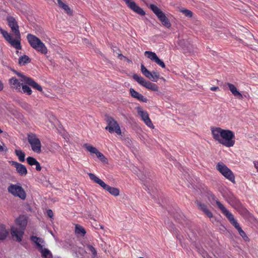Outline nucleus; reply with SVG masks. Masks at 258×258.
I'll use <instances>...</instances> for the list:
<instances>
[{
  "label": "nucleus",
  "mask_w": 258,
  "mask_h": 258,
  "mask_svg": "<svg viewBox=\"0 0 258 258\" xmlns=\"http://www.w3.org/2000/svg\"><path fill=\"white\" fill-rule=\"evenodd\" d=\"M197 250L203 258H211L208 254L206 251H205L202 247L200 246L196 247Z\"/></svg>",
  "instance_id": "nucleus-32"
},
{
  "label": "nucleus",
  "mask_w": 258,
  "mask_h": 258,
  "mask_svg": "<svg viewBox=\"0 0 258 258\" xmlns=\"http://www.w3.org/2000/svg\"><path fill=\"white\" fill-rule=\"evenodd\" d=\"M227 85L228 86L230 91L234 96L237 97L240 99H242L243 98L242 95L237 91L236 88L234 85L228 83Z\"/></svg>",
  "instance_id": "nucleus-22"
},
{
  "label": "nucleus",
  "mask_w": 258,
  "mask_h": 258,
  "mask_svg": "<svg viewBox=\"0 0 258 258\" xmlns=\"http://www.w3.org/2000/svg\"><path fill=\"white\" fill-rule=\"evenodd\" d=\"M253 163L254 167L258 170V161H254Z\"/></svg>",
  "instance_id": "nucleus-46"
},
{
  "label": "nucleus",
  "mask_w": 258,
  "mask_h": 258,
  "mask_svg": "<svg viewBox=\"0 0 258 258\" xmlns=\"http://www.w3.org/2000/svg\"><path fill=\"white\" fill-rule=\"evenodd\" d=\"M161 79L162 80H164V81H165V79H164V78H163V77H162Z\"/></svg>",
  "instance_id": "nucleus-48"
},
{
  "label": "nucleus",
  "mask_w": 258,
  "mask_h": 258,
  "mask_svg": "<svg viewBox=\"0 0 258 258\" xmlns=\"http://www.w3.org/2000/svg\"><path fill=\"white\" fill-rule=\"evenodd\" d=\"M161 22L163 26L167 28H169L171 27V23L167 18H166L165 20L161 21Z\"/></svg>",
  "instance_id": "nucleus-39"
},
{
  "label": "nucleus",
  "mask_w": 258,
  "mask_h": 258,
  "mask_svg": "<svg viewBox=\"0 0 258 258\" xmlns=\"http://www.w3.org/2000/svg\"><path fill=\"white\" fill-rule=\"evenodd\" d=\"M10 163L16 168L17 172L19 175L23 176H25L27 174V168L24 165L14 161H11Z\"/></svg>",
  "instance_id": "nucleus-15"
},
{
  "label": "nucleus",
  "mask_w": 258,
  "mask_h": 258,
  "mask_svg": "<svg viewBox=\"0 0 258 258\" xmlns=\"http://www.w3.org/2000/svg\"><path fill=\"white\" fill-rule=\"evenodd\" d=\"M28 86L29 85L26 84H23L21 87V91L20 92L26 94L27 95H31L32 93V91Z\"/></svg>",
  "instance_id": "nucleus-25"
},
{
  "label": "nucleus",
  "mask_w": 258,
  "mask_h": 258,
  "mask_svg": "<svg viewBox=\"0 0 258 258\" xmlns=\"http://www.w3.org/2000/svg\"><path fill=\"white\" fill-rule=\"evenodd\" d=\"M106 191H108L111 195L114 196H118L119 195V190L117 188L111 187L109 185L108 186Z\"/></svg>",
  "instance_id": "nucleus-29"
},
{
  "label": "nucleus",
  "mask_w": 258,
  "mask_h": 258,
  "mask_svg": "<svg viewBox=\"0 0 258 258\" xmlns=\"http://www.w3.org/2000/svg\"><path fill=\"white\" fill-rule=\"evenodd\" d=\"M141 71L143 75L145 76L146 78L150 80L152 79V75H151V72L148 71L143 64H142L141 66Z\"/></svg>",
  "instance_id": "nucleus-24"
},
{
  "label": "nucleus",
  "mask_w": 258,
  "mask_h": 258,
  "mask_svg": "<svg viewBox=\"0 0 258 258\" xmlns=\"http://www.w3.org/2000/svg\"><path fill=\"white\" fill-rule=\"evenodd\" d=\"M9 83L12 89H15L17 92L21 91V87L23 83H21L17 79L13 77L9 80Z\"/></svg>",
  "instance_id": "nucleus-17"
},
{
  "label": "nucleus",
  "mask_w": 258,
  "mask_h": 258,
  "mask_svg": "<svg viewBox=\"0 0 258 258\" xmlns=\"http://www.w3.org/2000/svg\"><path fill=\"white\" fill-rule=\"evenodd\" d=\"M17 75L20 77L22 79H21V81L24 82V84H26L33 89H36L39 92H42V88L40 85H39L37 83H36L33 79L31 78L28 77L20 73H16Z\"/></svg>",
  "instance_id": "nucleus-11"
},
{
  "label": "nucleus",
  "mask_w": 258,
  "mask_h": 258,
  "mask_svg": "<svg viewBox=\"0 0 258 258\" xmlns=\"http://www.w3.org/2000/svg\"><path fill=\"white\" fill-rule=\"evenodd\" d=\"M8 235V232L5 228H2L0 230V240H4Z\"/></svg>",
  "instance_id": "nucleus-33"
},
{
  "label": "nucleus",
  "mask_w": 258,
  "mask_h": 258,
  "mask_svg": "<svg viewBox=\"0 0 258 258\" xmlns=\"http://www.w3.org/2000/svg\"><path fill=\"white\" fill-rule=\"evenodd\" d=\"M88 175L90 179L93 180L94 182L99 184L101 187H102L104 189L106 190L108 185L106 184L103 181H102L101 179L97 177L95 174L89 173H88Z\"/></svg>",
  "instance_id": "nucleus-18"
},
{
  "label": "nucleus",
  "mask_w": 258,
  "mask_h": 258,
  "mask_svg": "<svg viewBox=\"0 0 258 258\" xmlns=\"http://www.w3.org/2000/svg\"><path fill=\"white\" fill-rule=\"evenodd\" d=\"M199 208L209 218H211L213 217V215L211 211L208 208L207 206L202 203L198 204Z\"/></svg>",
  "instance_id": "nucleus-21"
},
{
  "label": "nucleus",
  "mask_w": 258,
  "mask_h": 258,
  "mask_svg": "<svg viewBox=\"0 0 258 258\" xmlns=\"http://www.w3.org/2000/svg\"><path fill=\"white\" fill-rule=\"evenodd\" d=\"M149 8L156 15L160 22L167 18L165 14L155 5L150 4Z\"/></svg>",
  "instance_id": "nucleus-16"
},
{
  "label": "nucleus",
  "mask_w": 258,
  "mask_h": 258,
  "mask_svg": "<svg viewBox=\"0 0 258 258\" xmlns=\"http://www.w3.org/2000/svg\"><path fill=\"white\" fill-rule=\"evenodd\" d=\"M34 165H35V166H36V170L37 171H40V170H41V166H40V163H39L38 161L36 162V164H35Z\"/></svg>",
  "instance_id": "nucleus-42"
},
{
  "label": "nucleus",
  "mask_w": 258,
  "mask_h": 258,
  "mask_svg": "<svg viewBox=\"0 0 258 258\" xmlns=\"http://www.w3.org/2000/svg\"><path fill=\"white\" fill-rule=\"evenodd\" d=\"M27 39L31 47L37 52L43 54L47 53L48 50L45 44L36 36L28 34L27 35Z\"/></svg>",
  "instance_id": "nucleus-4"
},
{
  "label": "nucleus",
  "mask_w": 258,
  "mask_h": 258,
  "mask_svg": "<svg viewBox=\"0 0 258 258\" xmlns=\"http://www.w3.org/2000/svg\"><path fill=\"white\" fill-rule=\"evenodd\" d=\"M30 240L36 245L39 249H42L43 246L40 243H43V240L41 238L36 236H32L30 237Z\"/></svg>",
  "instance_id": "nucleus-23"
},
{
  "label": "nucleus",
  "mask_w": 258,
  "mask_h": 258,
  "mask_svg": "<svg viewBox=\"0 0 258 258\" xmlns=\"http://www.w3.org/2000/svg\"><path fill=\"white\" fill-rule=\"evenodd\" d=\"M31 61L30 58L24 55L23 56H21L19 59V63L20 65H25V64L30 62Z\"/></svg>",
  "instance_id": "nucleus-31"
},
{
  "label": "nucleus",
  "mask_w": 258,
  "mask_h": 258,
  "mask_svg": "<svg viewBox=\"0 0 258 258\" xmlns=\"http://www.w3.org/2000/svg\"><path fill=\"white\" fill-rule=\"evenodd\" d=\"M133 78L139 84L149 90L153 91H157L159 90V87L157 85L149 81H147L144 78L137 74H134L133 76Z\"/></svg>",
  "instance_id": "nucleus-9"
},
{
  "label": "nucleus",
  "mask_w": 258,
  "mask_h": 258,
  "mask_svg": "<svg viewBox=\"0 0 258 258\" xmlns=\"http://www.w3.org/2000/svg\"><path fill=\"white\" fill-rule=\"evenodd\" d=\"M126 4L127 5L128 7H129V5H130V4H131V3H132L133 1H132V0H123Z\"/></svg>",
  "instance_id": "nucleus-44"
},
{
  "label": "nucleus",
  "mask_w": 258,
  "mask_h": 258,
  "mask_svg": "<svg viewBox=\"0 0 258 258\" xmlns=\"http://www.w3.org/2000/svg\"><path fill=\"white\" fill-rule=\"evenodd\" d=\"M4 88V85L2 82L0 80V91H2Z\"/></svg>",
  "instance_id": "nucleus-45"
},
{
  "label": "nucleus",
  "mask_w": 258,
  "mask_h": 258,
  "mask_svg": "<svg viewBox=\"0 0 258 258\" xmlns=\"http://www.w3.org/2000/svg\"><path fill=\"white\" fill-rule=\"evenodd\" d=\"M75 233L79 234L81 236H84L86 233V230L84 227L80 225H76L75 227Z\"/></svg>",
  "instance_id": "nucleus-28"
},
{
  "label": "nucleus",
  "mask_w": 258,
  "mask_h": 258,
  "mask_svg": "<svg viewBox=\"0 0 258 258\" xmlns=\"http://www.w3.org/2000/svg\"><path fill=\"white\" fill-rule=\"evenodd\" d=\"M130 93L132 97L136 98L139 101L146 103L148 101V99L145 97L141 94L135 91L134 89L131 88L130 89Z\"/></svg>",
  "instance_id": "nucleus-19"
},
{
  "label": "nucleus",
  "mask_w": 258,
  "mask_h": 258,
  "mask_svg": "<svg viewBox=\"0 0 258 258\" xmlns=\"http://www.w3.org/2000/svg\"><path fill=\"white\" fill-rule=\"evenodd\" d=\"M216 169L225 178L233 183H235V176L232 171L228 168L224 164L219 162L216 165Z\"/></svg>",
  "instance_id": "nucleus-7"
},
{
  "label": "nucleus",
  "mask_w": 258,
  "mask_h": 258,
  "mask_svg": "<svg viewBox=\"0 0 258 258\" xmlns=\"http://www.w3.org/2000/svg\"><path fill=\"white\" fill-rule=\"evenodd\" d=\"M87 247L92 252L94 257L97 255V251L92 245L88 244L87 245Z\"/></svg>",
  "instance_id": "nucleus-38"
},
{
  "label": "nucleus",
  "mask_w": 258,
  "mask_h": 258,
  "mask_svg": "<svg viewBox=\"0 0 258 258\" xmlns=\"http://www.w3.org/2000/svg\"><path fill=\"white\" fill-rule=\"evenodd\" d=\"M151 75H152V79H151L153 82H157V80L159 79V75L158 73L153 71L151 72Z\"/></svg>",
  "instance_id": "nucleus-36"
},
{
  "label": "nucleus",
  "mask_w": 258,
  "mask_h": 258,
  "mask_svg": "<svg viewBox=\"0 0 258 258\" xmlns=\"http://www.w3.org/2000/svg\"><path fill=\"white\" fill-rule=\"evenodd\" d=\"M139 258H144V257H139Z\"/></svg>",
  "instance_id": "nucleus-50"
},
{
  "label": "nucleus",
  "mask_w": 258,
  "mask_h": 258,
  "mask_svg": "<svg viewBox=\"0 0 258 258\" xmlns=\"http://www.w3.org/2000/svg\"><path fill=\"white\" fill-rule=\"evenodd\" d=\"M131 10L141 16L145 15V11L140 7H139L135 2H133L130 4L128 7Z\"/></svg>",
  "instance_id": "nucleus-20"
},
{
  "label": "nucleus",
  "mask_w": 258,
  "mask_h": 258,
  "mask_svg": "<svg viewBox=\"0 0 258 258\" xmlns=\"http://www.w3.org/2000/svg\"><path fill=\"white\" fill-rule=\"evenodd\" d=\"M84 147L91 153L95 154L98 158L104 163H107V159L105 156L100 152L95 147L88 144H85Z\"/></svg>",
  "instance_id": "nucleus-12"
},
{
  "label": "nucleus",
  "mask_w": 258,
  "mask_h": 258,
  "mask_svg": "<svg viewBox=\"0 0 258 258\" xmlns=\"http://www.w3.org/2000/svg\"><path fill=\"white\" fill-rule=\"evenodd\" d=\"M180 12L182 13L186 17L188 18H191L192 17V12L190 10L184 9L181 10Z\"/></svg>",
  "instance_id": "nucleus-35"
},
{
  "label": "nucleus",
  "mask_w": 258,
  "mask_h": 258,
  "mask_svg": "<svg viewBox=\"0 0 258 258\" xmlns=\"http://www.w3.org/2000/svg\"><path fill=\"white\" fill-rule=\"evenodd\" d=\"M145 55L148 58L151 59L152 61L156 62L157 64L160 66L162 68H165L164 62L159 59L157 54L152 51H146L145 52Z\"/></svg>",
  "instance_id": "nucleus-14"
},
{
  "label": "nucleus",
  "mask_w": 258,
  "mask_h": 258,
  "mask_svg": "<svg viewBox=\"0 0 258 258\" xmlns=\"http://www.w3.org/2000/svg\"><path fill=\"white\" fill-rule=\"evenodd\" d=\"M58 5L63 9L68 14L72 15V11L68 5L64 4L61 0H57Z\"/></svg>",
  "instance_id": "nucleus-26"
},
{
  "label": "nucleus",
  "mask_w": 258,
  "mask_h": 258,
  "mask_svg": "<svg viewBox=\"0 0 258 258\" xmlns=\"http://www.w3.org/2000/svg\"><path fill=\"white\" fill-rule=\"evenodd\" d=\"M26 160H27L28 164L29 165H30V166L34 165L35 164H36V162H37L36 159L32 157H27L26 159Z\"/></svg>",
  "instance_id": "nucleus-34"
},
{
  "label": "nucleus",
  "mask_w": 258,
  "mask_h": 258,
  "mask_svg": "<svg viewBox=\"0 0 258 258\" xmlns=\"http://www.w3.org/2000/svg\"><path fill=\"white\" fill-rule=\"evenodd\" d=\"M137 112L138 114L141 117L142 119L144 121V123L148 126L152 128H154V126L150 119L149 114L147 111L143 110L141 107H138Z\"/></svg>",
  "instance_id": "nucleus-13"
},
{
  "label": "nucleus",
  "mask_w": 258,
  "mask_h": 258,
  "mask_svg": "<svg viewBox=\"0 0 258 258\" xmlns=\"http://www.w3.org/2000/svg\"><path fill=\"white\" fill-rule=\"evenodd\" d=\"M236 229L237 230L239 234L245 240L246 239H248V237L246 236L245 233L242 229L240 226L239 228H237Z\"/></svg>",
  "instance_id": "nucleus-37"
},
{
  "label": "nucleus",
  "mask_w": 258,
  "mask_h": 258,
  "mask_svg": "<svg viewBox=\"0 0 258 258\" xmlns=\"http://www.w3.org/2000/svg\"><path fill=\"white\" fill-rule=\"evenodd\" d=\"M16 224L20 227H12L11 232L13 238H15L16 241L20 242L24 234V230L27 224V220L24 216H20L16 219Z\"/></svg>",
  "instance_id": "nucleus-3"
},
{
  "label": "nucleus",
  "mask_w": 258,
  "mask_h": 258,
  "mask_svg": "<svg viewBox=\"0 0 258 258\" xmlns=\"http://www.w3.org/2000/svg\"><path fill=\"white\" fill-rule=\"evenodd\" d=\"M118 57H119L120 59H121L122 57H124V56L121 54H119Z\"/></svg>",
  "instance_id": "nucleus-47"
},
{
  "label": "nucleus",
  "mask_w": 258,
  "mask_h": 258,
  "mask_svg": "<svg viewBox=\"0 0 258 258\" xmlns=\"http://www.w3.org/2000/svg\"><path fill=\"white\" fill-rule=\"evenodd\" d=\"M210 90L212 91H216L219 90V88L217 86H214L210 88Z\"/></svg>",
  "instance_id": "nucleus-43"
},
{
  "label": "nucleus",
  "mask_w": 258,
  "mask_h": 258,
  "mask_svg": "<svg viewBox=\"0 0 258 258\" xmlns=\"http://www.w3.org/2000/svg\"><path fill=\"white\" fill-rule=\"evenodd\" d=\"M212 134L215 140L227 147H233L235 144V135L230 130L216 127L212 130Z\"/></svg>",
  "instance_id": "nucleus-2"
},
{
  "label": "nucleus",
  "mask_w": 258,
  "mask_h": 258,
  "mask_svg": "<svg viewBox=\"0 0 258 258\" xmlns=\"http://www.w3.org/2000/svg\"><path fill=\"white\" fill-rule=\"evenodd\" d=\"M8 24L10 27L12 32L16 36V39H13L12 36L7 31L0 28V33L3 35L4 38L15 48L18 50L22 49L21 45V34L19 31V27L18 23L14 17L9 16L6 19Z\"/></svg>",
  "instance_id": "nucleus-1"
},
{
  "label": "nucleus",
  "mask_w": 258,
  "mask_h": 258,
  "mask_svg": "<svg viewBox=\"0 0 258 258\" xmlns=\"http://www.w3.org/2000/svg\"><path fill=\"white\" fill-rule=\"evenodd\" d=\"M3 145H0V152H7V151H8V149L7 148V147H6L4 143H2Z\"/></svg>",
  "instance_id": "nucleus-40"
},
{
  "label": "nucleus",
  "mask_w": 258,
  "mask_h": 258,
  "mask_svg": "<svg viewBox=\"0 0 258 258\" xmlns=\"http://www.w3.org/2000/svg\"><path fill=\"white\" fill-rule=\"evenodd\" d=\"M27 140L33 151L36 153H40L41 152V142L35 134L30 133L28 134Z\"/></svg>",
  "instance_id": "nucleus-5"
},
{
  "label": "nucleus",
  "mask_w": 258,
  "mask_h": 258,
  "mask_svg": "<svg viewBox=\"0 0 258 258\" xmlns=\"http://www.w3.org/2000/svg\"><path fill=\"white\" fill-rule=\"evenodd\" d=\"M24 104L25 106H27L28 105V104L27 103H25Z\"/></svg>",
  "instance_id": "nucleus-49"
},
{
  "label": "nucleus",
  "mask_w": 258,
  "mask_h": 258,
  "mask_svg": "<svg viewBox=\"0 0 258 258\" xmlns=\"http://www.w3.org/2000/svg\"><path fill=\"white\" fill-rule=\"evenodd\" d=\"M216 204L222 213L227 218L230 223L236 228L240 227L239 223L234 219L233 215L219 201H216Z\"/></svg>",
  "instance_id": "nucleus-8"
},
{
  "label": "nucleus",
  "mask_w": 258,
  "mask_h": 258,
  "mask_svg": "<svg viewBox=\"0 0 258 258\" xmlns=\"http://www.w3.org/2000/svg\"><path fill=\"white\" fill-rule=\"evenodd\" d=\"M105 120L107 123V126L105 130L109 131L111 134L115 132L117 135H121V131L117 122L111 116L105 115Z\"/></svg>",
  "instance_id": "nucleus-6"
},
{
  "label": "nucleus",
  "mask_w": 258,
  "mask_h": 258,
  "mask_svg": "<svg viewBox=\"0 0 258 258\" xmlns=\"http://www.w3.org/2000/svg\"><path fill=\"white\" fill-rule=\"evenodd\" d=\"M15 153L20 162L25 161V154L24 152L21 150H16Z\"/></svg>",
  "instance_id": "nucleus-30"
},
{
  "label": "nucleus",
  "mask_w": 258,
  "mask_h": 258,
  "mask_svg": "<svg viewBox=\"0 0 258 258\" xmlns=\"http://www.w3.org/2000/svg\"><path fill=\"white\" fill-rule=\"evenodd\" d=\"M39 250L43 258H52V254L48 249L43 248V247H42V249H39Z\"/></svg>",
  "instance_id": "nucleus-27"
},
{
  "label": "nucleus",
  "mask_w": 258,
  "mask_h": 258,
  "mask_svg": "<svg viewBox=\"0 0 258 258\" xmlns=\"http://www.w3.org/2000/svg\"><path fill=\"white\" fill-rule=\"evenodd\" d=\"M46 214L48 217L50 218H52L53 217V213L52 211L50 209H48L46 211Z\"/></svg>",
  "instance_id": "nucleus-41"
},
{
  "label": "nucleus",
  "mask_w": 258,
  "mask_h": 258,
  "mask_svg": "<svg viewBox=\"0 0 258 258\" xmlns=\"http://www.w3.org/2000/svg\"><path fill=\"white\" fill-rule=\"evenodd\" d=\"M8 190L15 197H18L22 200L26 199V192L20 185L12 184L8 187Z\"/></svg>",
  "instance_id": "nucleus-10"
}]
</instances>
